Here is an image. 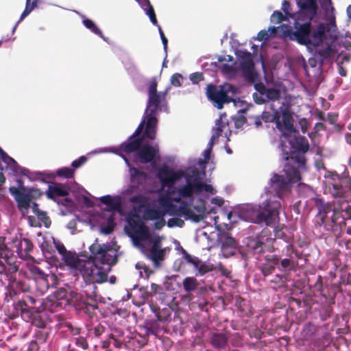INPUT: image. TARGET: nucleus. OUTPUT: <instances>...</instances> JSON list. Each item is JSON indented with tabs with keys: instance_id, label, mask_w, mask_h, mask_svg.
<instances>
[{
	"instance_id": "60",
	"label": "nucleus",
	"mask_w": 351,
	"mask_h": 351,
	"mask_svg": "<svg viewBox=\"0 0 351 351\" xmlns=\"http://www.w3.org/2000/svg\"><path fill=\"white\" fill-rule=\"evenodd\" d=\"M38 218L40 221L43 222L45 227L49 228L51 224V220L49 217L47 215L45 212L42 211L39 215H38Z\"/></svg>"
},
{
	"instance_id": "51",
	"label": "nucleus",
	"mask_w": 351,
	"mask_h": 351,
	"mask_svg": "<svg viewBox=\"0 0 351 351\" xmlns=\"http://www.w3.org/2000/svg\"><path fill=\"white\" fill-rule=\"evenodd\" d=\"M285 20H287L285 15L278 10L274 11L270 17L271 23L274 24H280L281 22Z\"/></svg>"
},
{
	"instance_id": "6",
	"label": "nucleus",
	"mask_w": 351,
	"mask_h": 351,
	"mask_svg": "<svg viewBox=\"0 0 351 351\" xmlns=\"http://www.w3.org/2000/svg\"><path fill=\"white\" fill-rule=\"evenodd\" d=\"M300 180L299 170L289 164H284L283 170L280 173H272L261 198H265V202L269 203L272 209L279 213L285 196L290 193L293 184Z\"/></svg>"
},
{
	"instance_id": "64",
	"label": "nucleus",
	"mask_w": 351,
	"mask_h": 351,
	"mask_svg": "<svg viewBox=\"0 0 351 351\" xmlns=\"http://www.w3.org/2000/svg\"><path fill=\"white\" fill-rule=\"evenodd\" d=\"M331 315V310L329 308H322L320 311V319L323 322L327 320Z\"/></svg>"
},
{
	"instance_id": "15",
	"label": "nucleus",
	"mask_w": 351,
	"mask_h": 351,
	"mask_svg": "<svg viewBox=\"0 0 351 351\" xmlns=\"http://www.w3.org/2000/svg\"><path fill=\"white\" fill-rule=\"evenodd\" d=\"M336 59V51L329 45L325 47L317 48L308 60V66L312 70L313 76L319 77L325 66H330Z\"/></svg>"
},
{
	"instance_id": "11",
	"label": "nucleus",
	"mask_w": 351,
	"mask_h": 351,
	"mask_svg": "<svg viewBox=\"0 0 351 351\" xmlns=\"http://www.w3.org/2000/svg\"><path fill=\"white\" fill-rule=\"evenodd\" d=\"M7 248L5 238L0 237V276H4L5 279L9 281L10 285H15L18 291L23 293L29 292V286L26 281L20 280L17 277L21 275V271H19L14 258L8 256V254L3 256L2 252Z\"/></svg>"
},
{
	"instance_id": "48",
	"label": "nucleus",
	"mask_w": 351,
	"mask_h": 351,
	"mask_svg": "<svg viewBox=\"0 0 351 351\" xmlns=\"http://www.w3.org/2000/svg\"><path fill=\"white\" fill-rule=\"evenodd\" d=\"M293 266L294 262L292 260V257H288L281 260L280 266L278 267V269L285 272L289 271Z\"/></svg>"
},
{
	"instance_id": "61",
	"label": "nucleus",
	"mask_w": 351,
	"mask_h": 351,
	"mask_svg": "<svg viewBox=\"0 0 351 351\" xmlns=\"http://www.w3.org/2000/svg\"><path fill=\"white\" fill-rule=\"evenodd\" d=\"M86 160L87 158L85 156H82L71 162V167L75 169L79 168L82 166Z\"/></svg>"
},
{
	"instance_id": "47",
	"label": "nucleus",
	"mask_w": 351,
	"mask_h": 351,
	"mask_svg": "<svg viewBox=\"0 0 351 351\" xmlns=\"http://www.w3.org/2000/svg\"><path fill=\"white\" fill-rule=\"evenodd\" d=\"M286 28H291L292 29V27H291L289 25H279V26H277V27L271 26V27H269L268 28L267 32L269 33V37L270 36L271 37H276L278 35V32L280 30V31L282 32V37L286 38V39H289L288 38L285 37L284 35H283L284 30Z\"/></svg>"
},
{
	"instance_id": "43",
	"label": "nucleus",
	"mask_w": 351,
	"mask_h": 351,
	"mask_svg": "<svg viewBox=\"0 0 351 351\" xmlns=\"http://www.w3.org/2000/svg\"><path fill=\"white\" fill-rule=\"evenodd\" d=\"M39 0H25V10L21 14V20H24L35 8H37Z\"/></svg>"
},
{
	"instance_id": "8",
	"label": "nucleus",
	"mask_w": 351,
	"mask_h": 351,
	"mask_svg": "<svg viewBox=\"0 0 351 351\" xmlns=\"http://www.w3.org/2000/svg\"><path fill=\"white\" fill-rule=\"evenodd\" d=\"M131 79L138 91L143 93L145 91V88L147 87L148 98L143 117H149V125L155 121V117H157L158 112H164L167 114L169 113L168 101L166 97L171 88V85L166 87L163 91H158L156 77H152L149 79L140 72L131 77Z\"/></svg>"
},
{
	"instance_id": "55",
	"label": "nucleus",
	"mask_w": 351,
	"mask_h": 351,
	"mask_svg": "<svg viewBox=\"0 0 351 351\" xmlns=\"http://www.w3.org/2000/svg\"><path fill=\"white\" fill-rule=\"evenodd\" d=\"M73 340L77 347L81 348L84 350H86L88 348V343L85 337H78L73 338Z\"/></svg>"
},
{
	"instance_id": "46",
	"label": "nucleus",
	"mask_w": 351,
	"mask_h": 351,
	"mask_svg": "<svg viewBox=\"0 0 351 351\" xmlns=\"http://www.w3.org/2000/svg\"><path fill=\"white\" fill-rule=\"evenodd\" d=\"M226 125L227 123L222 121V117L221 116L215 121V125L213 128V134L212 136L217 138L221 134L223 128H225Z\"/></svg>"
},
{
	"instance_id": "53",
	"label": "nucleus",
	"mask_w": 351,
	"mask_h": 351,
	"mask_svg": "<svg viewBox=\"0 0 351 351\" xmlns=\"http://www.w3.org/2000/svg\"><path fill=\"white\" fill-rule=\"evenodd\" d=\"M184 79V77L181 74L176 73L173 74L171 77V85L175 87H180L182 86Z\"/></svg>"
},
{
	"instance_id": "42",
	"label": "nucleus",
	"mask_w": 351,
	"mask_h": 351,
	"mask_svg": "<svg viewBox=\"0 0 351 351\" xmlns=\"http://www.w3.org/2000/svg\"><path fill=\"white\" fill-rule=\"evenodd\" d=\"M51 175H53L64 178H73L75 175V171L69 167H64L60 169H58L54 173H51Z\"/></svg>"
},
{
	"instance_id": "50",
	"label": "nucleus",
	"mask_w": 351,
	"mask_h": 351,
	"mask_svg": "<svg viewBox=\"0 0 351 351\" xmlns=\"http://www.w3.org/2000/svg\"><path fill=\"white\" fill-rule=\"evenodd\" d=\"M173 217L170 218L167 221V226L169 228H173V227H180L182 228L184 224V221L183 219H181V217L178 216H172Z\"/></svg>"
},
{
	"instance_id": "34",
	"label": "nucleus",
	"mask_w": 351,
	"mask_h": 351,
	"mask_svg": "<svg viewBox=\"0 0 351 351\" xmlns=\"http://www.w3.org/2000/svg\"><path fill=\"white\" fill-rule=\"evenodd\" d=\"M69 187L62 184L49 185L47 191L48 198L54 199V196L65 197L69 194Z\"/></svg>"
},
{
	"instance_id": "2",
	"label": "nucleus",
	"mask_w": 351,
	"mask_h": 351,
	"mask_svg": "<svg viewBox=\"0 0 351 351\" xmlns=\"http://www.w3.org/2000/svg\"><path fill=\"white\" fill-rule=\"evenodd\" d=\"M97 241L96 239L89 247L91 254L89 258L78 256L70 267L72 274L81 275L86 285L91 286L93 292L97 289L95 284L107 281L110 265L116 263L115 251L112 246L108 243L98 244Z\"/></svg>"
},
{
	"instance_id": "1",
	"label": "nucleus",
	"mask_w": 351,
	"mask_h": 351,
	"mask_svg": "<svg viewBox=\"0 0 351 351\" xmlns=\"http://www.w3.org/2000/svg\"><path fill=\"white\" fill-rule=\"evenodd\" d=\"M300 10L294 14V30L286 28L283 35L289 40L296 41L307 47H317L332 36L331 32L336 29L335 19L332 16L329 23L315 24L314 18L317 14L316 0H297Z\"/></svg>"
},
{
	"instance_id": "41",
	"label": "nucleus",
	"mask_w": 351,
	"mask_h": 351,
	"mask_svg": "<svg viewBox=\"0 0 351 351\" xmlns=\"http://www.w3.org/2000/svg\"><path fill=\"white\" fill-rule=\"evenodd\" d=\"M122 62L125 69L130 77L139 73L136 65L130 58H126L123 60Z\"/></svg>"
},
{
	"instance_id": "59",
	"label": "nucleus",
	"mask_w": 351,
	"mask_h": 351,
	"mask_svg": "<svg viewBox=\"0 0 351 351\" xmlns=\"http://www.w3.org/2000/svg\"><path fill=\"white\" fill-rule=\"evenodd\" d=\"M189 79L193 84H197L200 81L204 80V76L202 73L195 72L189 75Z\"/></svg>"
},
{
	"instance_id": "21",
	"label": "nucleus",
	"mask_w": 351,
	"mask_h": 351,
	"mask_svg": "<svg viewBox=\"0 0 351 351\" xmlns=\"http://www.w3.org/2000/svg\"><path fill=\"white\" fill-rule=\"evenodd\" d=\"M217 232V241L221 248V254L223 257L228 258L239 252V247L238 242L233 238L230 234L216 226Z\"/></svg>"
},
{
	"instance_id": "23",
	"label": "nucleus",
	"mask_w": 351,
	"mask_h": 351,
	"mask_svg": "<svg viewBox=\"0 0 351 351\" xmlns=\"http://www.w3.org/2000/svg\"><path fill=\"white\" fill-rule=\"evenodd\" d=\"M264 243L257 237H249L243 241V244L239 247V254L241 257L247 261L256 254L264 252Z\"/></svg>"
},
{
	"instance_id": "63",
	"label": "nucleus",
	"mask_w": 351,
	"mask_h": 351,
	"mask_svg": "<svg viewBox=\"0 0 351 351\" xmlns=\"http://www.w3.org/2000/svg\"><path fill=\"white\" fill-rule=\"evenodd\" d=\"M140 8L145 12L146 10H149V8H152L153 6L150 3L149 0H134Z\"/></svg>"
},
{
	"instance_id": "17",
	"label": "nucleus",
	"mask_w": 351,
	"mask_h": 351,
	"mask_svg": "<svg viewBox=\"0 0 351 351\" xmlns=\"http://www.w3.org/2000/svg\"><path fill=\"white\" fill-rule=\"evenodd\" d=\"M0 156L2 161L10 169L15 176H24L31 182L40 181L42 182H46V178H53V175H50V173L42 171H30L28 169L20 166L14 158L9 156L1 148H0Z\"/></svg>"
},
{
	"instance_id": "5",
	"label": "nucleus",
	"mask_w": 351,
	"mask_h": 351,
	"mask_svg": "<svg viewBox=\"0 0 351 351\" xmlns=\"http://www.w3.org/2000/svg\"><path fill=\"white\" fill-rule=\"evenodd\" d=\"M186 175L184 170H173L168 167H162L158 171V178L162 187H166L164 192L158 193L157 202L160 204L176 195L175 200L181 197H188L192 194V189L197 186V178L193 172Z\"/></svg>"
},
{
	"instance_id": "16",
	"label": "nucleus",
	"mask_w": 351,
	"mask_h": 351,
	"mask_svg": "<svg viewBox=\"0 0 351 351\" xmlns=\"http://www.w3.org/2000/svg\"><path fill=\"white\" fill-rule=\"evenodd\" d=\"M235 93L236 88L230 84H225L219 86L209 84L206 88L208 99L217 109H221L224 104L235 102L233 99Z\"/></svg>"
},
{
	"instance_id": "18",
	"label": "nucleus",
	"mask_w": 351,
	"mask_h": 351,
	"mask_svg": "<svg viewBox=\"0 0 351 351\" xmlns=\"http://www.w3.org/2000/svg\"><path fill=\"white\" fill-rule=\"evenodd\" d=\"M16 183L18 188L10 186L9 191L14 196L17 202L19 209L23 213H28L30 207L31 199H32V193L40 195L39 190L32 187H27L21 179H17Z\"/></svg>"
},
{
	"instance_id": "37",
	"label": "nucleus",
	"mask_w": 351,
	"mask_h": 351,
	"mask_svg": "<svg viewBox=\"0 0 351 351\" xmlns=\"http://www.w3.org/2000/svg\"><path fill=\"white\" fill-rule=\"evenodd\" d=\"M83 25L93 34L101 37L104 41L108 42V38L104 36L101 29L90 19L84 18L82 21Z\"/></svg>"
},
{
	"instance_id": "12",
	"label": "nucleus",
	"mask_w": 351,
	"mask_h": 351,
	"mask_svg": "<svg viewBox=\"0 0 351 351\" xmlns=\"http://www.w3.org/2000/svg\"><path fill=\"white\" fill-rule=\"evenodd\" d=\"M130 202L132 204L131 215L137 217L143 212V218L145 220L163 221L164 214H162V207L156 206L150 204V198L149 196L137 193L132 195L129 199Z\"/></svg>"
},
{
	"instance_id": "33",
	"label": "nucleus",
	"mask_w": 351,
	"mask_h": 351,
	"mask_svg": "<svg viewBox=\"0 0 351 351\" xmlns=\"http://www.w3.org/2000/svg\"><path fill=\"white\" fill-rule=\"evenodd\" d=\"M304 153L297 152V153H291L290 154H287V159H282L285 160V164H289L290 165L294 167L298 170V168L303 169L305 167V158L304 156Z\"/></svg>"
},
{
	"instance_id": "20",
	"label": "nucleus",
	"mask_w": 351,
	"mask_h": 351,
	"mask_svg": "<svg viewBox=\"0 0 351 351\" xmlns=\"http://www.w3.org/2000/svg\"><path fill=\"white\" fill-rule=\"evenodd\" d=\"M95 153L101 154V153H113L116 155L120 156L125 162V165L129 168L130 175V182L136 185L138 187L143 184L147 178V175L144 171L139 170L135 168L129 158L125 156L123 153H119L115 147H104L101 148L98 151H95Z\"/></svg>"
},
{
	"instance_id": "54",
	"label": "nucleus",
	"mask_w": 351,
	"mask_h": 351,
	"mask_svg": "<svg viewBox=\"0 0 351 351\" xmlns=\"http://www.w3.org/2000/svg\"><path fill=\"white\" fill-rule=\"evenodd\" d=\"M145 328L147 334L156 335L157 333V326L154 322L149 321L145 324Z\"/></svg>"
},
{
	"instance_id": "9",
	"label": "nucleus",
	"mask_w": 351,
	"mask_h": 351,
	"mask_svg": "<svg viewBox=\"0 0 351 351\" xmlns=\"http://www.w3.org/2000/svg\"><path fill=\"white\" fill-rule=\"evenodd\" d=\"M259 204H243L239 205L234 213L243 221L258 224L261 226H270L275 223L278 213L273 210L269 203L261 198Z\"/></svg>"
},
{
	"instance_id": "49",
	"label": "nucleus",
	"mask_w": 351,
	"mask_h": 351,
	"mask_svg": "<svg viewBox=\"0 0 351 351\" xmlns=\"http://www.w3.org/2000/svg\"><path fill=\"white\" fill-rule=\"evenodd\" d=\"M235 55L237 58L241 61H245L248 59L254 58L253 54L249 52L246 49H237L235 51Z\"/></svg>"
},
{
	"instance_id": "29",
	"label": "nucleus",
	"mask_w": 351,
	"mask_h": 351,
	"mask_svg": "<svg viewBox=\"0 0 351 351\" xmlns=\"http://www.w3.org/2000/svg\"><path fill=\"white\" fill-rule=\"evenodd\" d=\"M49 298L51 302L57 306H66L71 304L70 293L64 288H58Z\"/></svg>"
},
{
	"instance_id": "30",
	"label": "nucleus",
	"mask_w": 351,
	"mask_h": 351,
	"mask_svg": "<svg viewBox=\"0 0 351 351\" xmlns=\"http://www.w3.org/2000/svg\"><path fill=\"white\" fill-rule=\"evenodd\" d=\"M53 244L58 253L61 255L62 260L70 268L71 266L74 264V262L78 256H77L75 253L67 251L64 245L61 242L59 241H56L54 239Z\"/></svg>"
},
{
	"instance_id": "31",
	"label": "nucleus",
	"mask_w": 351,
	"mask_h": 351,
	"mask_svg": "<svg viewBox=\"0 0 351 351\" xmlns=\"http://www.w3.org/2000/svg\"><path fill=\"white\" fill-rule=\"evenodd\" d=\"M240 67L243 77L248 82H253L256 77L254 58L241 61Z\"/></svg>"
},
{
	"instance_id": "45",
	"label": "nucleus",
	"mask_w": 351,
	"mask_h": 351,
	"mask_svg": "<svg viewBox=\"0 0 351 351\" xmlns=\"http://www.w3.org/2000/svg\"><path fill=\"white\" fill-rule=\"evenodd\" d=\"M191 265L194 267L196 271V275L203 276L207 272L206 265L198 257H195Z\"/></svg>"
},
{
	"instance_id": "4",
	"label": "nucleus",
	"mask_w": 351,
	"mask_h": 351,
	"mask_svg": "<svg viewBox=\"0 0 351 351\" xmlns=\"http://www.w3.org/2000/svg\"><path fill=\"white\" fill-rule=\"evenodd\" d=\"M317 213L315 217V227L318 228L322 235L330 232L339 233L343 226L348 234L351 236V204L346 200L339 199L335 205L326 202L322 197L313 199Z\"/></svg>"
},
{
	"instance_id": "19",
	"label": "nucleus",
	"mask_w": 351,
	"mask_h": 351,
	"mask_svg": "<svg viewBox=\"0 0 351 351\" xmlns=\"http://www.w3.org/2000/svg\"><path fill=\"white\" fill-rule=\"evenodd\" d=\"M207 164V160L199 158L197 165L199 166V169L196 167H189L184 169L186 175H190V172L191 171L194 173L195 176L197 178V186L196 189L193 188L192 192H205L207 195H215L216 193L215 189L211 184H208L204 182Z\"/></svg>"
},
{
	"instance_id": "26",
	"label": "nucleus",
	"mask_w": 351,
	"mask_h": 351,
	"mask_svg": "<svg viewBox=\"0 0 351 351\" xmlns=\"http://www.w3.org/2000/svg\"><path fill=\"white\" fill-rule=\"evenodd\" d=\"M12 246L15 248V252L21 258L26 256L33 248L31 241L28 239L22 238L21 236H16L12 239Z\"/></svg>"
},
{
	"instance_id": "44",
	"label": "nucleus",
	"mask_w": 351,
	"mask_h": 351,
	"mask_svg": "<svg viewBox=\"0 0 351 351\" xmlns=\"http://www.w3.org/2000/svg\"><path fill=\"white\" fill-rule=\"evenodd\" d=\"M183 287L186 293L194 291L197 287V282L194 277H186L183 280Z\"/></svg>"
},
{
	"instance_id": "25",
	"label": "nucleus",
	"mask_w": 351,
	"mask_h": 351,
	"mask_svg": "<svg viewBox=\"0 0 351 351\" xmlns=\"http://www.w3.org/2000/svg\"><path fill=\"white\" fill-rule=\"evenodd\" d=\"M29 275L34 278L37 285L38 289L40 294H44L49 288V278H52L49 274H46L43 269L36 265H32L29 267Z\"/></svg>"
},
{
	"instance_id": "24",
	"label": "nucleus",
	"mask_w": 351,
	"mask_h": 351,
	"mask_svg": "<svg viewBox=\"0 0 351 351\" xmlns=\"http://www.w3.org/2000/svg\"><path fill=\"white\" fill-rule=\"evenodd\" d=\"M138 219H129L128 223L129 225V232L128 235L134 242L142 241L147 239L148 234L150 232L148 226L137 217Z\"/></svg>"
},
{
	"instance_id": "7",
	"label": "nucleus",
	"mask_w": 351,
	"mask_h": 351,
	"mask_svg": "<svg viewBox=\"0 0 351 351\" xmlns=\"http://www.w3.org/2000/svg\"><path fill=\"white\" fill-rule=\"evenodd\" d=\"M272 121L282 134L279 146L282 152V159H287V155L291 153H306L308 150L309 145L305 137L300 135L292 136L296 132L291 122L292 116L283 105L279 110H275Z\"/></svg>"
},
{
	"instance_id": "40",
	"label": "nucleus",
	"mask_w": 351,
	"mask_h": 351,
	"mask_svg": "<svg viewBox=\"0 0 351 351\" xmlns=\"http://www.w3.org/2000/svg\"><path fill=\"white\" fill-rule=\"evenodd\" d=\"M147 239L143 241V242H149L152 244V247L148 252L156 251L162 250L161 248V241L162 238L157 234H152L151 232L148 234Z\"/></svg>"
},
{
	"instance_id": "35",
	"label": "nucleus",
	"mask_w": 351,
	"mask_h": 351,
	"mask_svg": "<svg viewBox=\"0 0 351 351\" xmlns=\"http://www.w3.org/2000/svg\"><path fill=\"white\" fill-rule=\"evenodd\" d=\"M228 341V337L222 332L213 333L210 337V344L217 350L225 348Z\"/></svg>"
},
{
	"instance_id": "32",
	"label": "nucleus",
	"mask_w": 351,
	"mask_h": 351,
	"mask_svg": "<svg viewBox=\"0 0 351 351\" xmlns=\"http://www.w3.org/2000/svg\"><path fill=\"white\" fill-rule=\"evenodd\" d=\"M149 307L152 312L154 314L156 321L160 322H166L171 320V310L169 305L162 308H160L154 304H150Z\"/></svg>"
},
{
	"instance_id": "10",
	"label": "nucleus",
	"mask_w": 351,
	"mask_h": 351,
	"mask_svg": "<svg viewBox=\"0 0 351 351\" xmlns=\"http://www.w3.org/2000/svg\"><path fill=\"white\" fill-rule=\"evenodd\" d=\"M202 193L192 192L190 197H181L178 200L174 199L176 197V195H174L158 205L163 208L162 214H164V217L166 215L183 217L185 220H191L196 223L199 222L203 219V216L195 214L188 206L193 202L195 197L199 195Z\"/></svg>"
},
{
	"instance_id": "38",
	"label": "nucleus",
	"mask_w": 351,
	"mask_h": 351,
	"mask_svg": "<svg viewBox=\"0 0 351 351\" xmlns=\"http://www.w3.org/2000/svg\"><path fill=\"white\" fill-rule=\"evenodd\" d=\"M166 248L160 250L148 252L147 257L154 263L156 267H158L160 262L162 261L165 256Z\"/></svg>"
},
{
	"instance_id": "36",
	"label": "nucleus",
	"mask_w": 351,
	"mask_h": 351,
	"mask_svg": "<svg viewBox=\"0 0 351 351\" xmlns=\"http://www.w3.org/2000/svg\"><path fill=\"white\" fill-rule=\"evenodd\" d=\"M114 227V214H111L105 221L101 223L99 230L101 233L108 235L113 232Z\"/></svg>"
},
{
	"instance_id": "57",
	"label": "nucleus",
	"mask_w": 351,
	"mask_h": 351,
	"mask_svg": "<svg viewBox=\"0 0 351 351\" xmlns=\"http://www.w3.org/2000/svg\"><path fill=\"white\" fill-rule=\"evenodd\" d=\"M138 186L133 183H131L130 185L127 186L126 189H124L121 191V193L119 195H121L122 199L123 197L127 196L128 195H131L134 193L137 189Z\"/></svg>"
},
{
	"instance_id": "22",
	"label": "nucleus",
	"mask_w": 351,
	"mask_h": 351,
	"mask_svg": "<svg viewBox=\"0 0 351 351\" xmlns=\"http://www.w3.org/2000/svg\"><path fill=\"white\" fill-rule=\"evenodd\" d=\"M141 297L145 300L156 295V300L161 304L169 306L173 298L171 295L167 293L165 288L160 285L152 283L150 287L141 286L139 289Z\"/></svg>"
},
{
	"instance_id": "27",
	"label": "nucleus",
	"mask_w": 351,
	"mask_h": 351,
	"mask_svg": "<svg viewBox=\"0 0 351 351\" xmlns=\"http://www.w3.org/2000/svg\"><path fill=\"white\" fill-rule=\"evenodd\" d=\"M331 343L332 339L330 333L324 331L321 334L318 333L311 339V344L313 351H325Z\"/></svg>"
},
{
	"instance_id": "3",
	"label": "nucleus",
	"mask_w": 351,
	"mask_h": 351,
	"mask_svg": "<svg viewBox=\"0 0 351 351\" xmlns=\"http://www.w3.org/2000/svg\"><path fill=\"white\" fill-rule=\"evenodd\" d=\"M158 118L149 125V117H142L141 121L134 132L119 147H115L119 153L125 156L134 153L132 162L138 165L150 163L155 165L160 160L159 149L157 145L152 146L145 140L152 141L156 137Z\"/></svg>"
},
{
	"instance_id": "28",
	"label": "nucleus",
	"mask_w": 351,
	"mask_h": 351,
	"mask_svg": "<svg viewBox=\"0 0 351 351\" xmlns=\"http://www.w3.org/2000/svg\"><path fill=\"white\" fill-rule=\"evenodd\" d=\"M98 199L107 206V210L110 212H119L123 204L121 195H106L98 198Z\"/></svg>"
},
{
	"instance_id": "62",
	"label": "nucleus",
	"mask_w": 351,
	"mask_h": 351,
	"mask_svg": "<svg viewBox=\"0 0 351 351\" xmlns=\"http://www.w3.org/2000/svg\"><path fill=\"white\" fill-rule=\"evenodd\" d=\"M158 33L160 34V37L161 41H162V45H163V48H164V51L165 52V55H167L168 40L166 38V36H165L164 32H163V31H162V29L160 26H158Z\"/></svg>"
},
{
	"instance_id": "56",
	"label": "nucleus",
	"mask_w": 351,
	"mask_h": 351,
	"mask_svg": "<svg viewBox=\"0 0 351 351\" xmlns=\"http://www.w3.org/2000/svg\"><path fill=\"white\" fill-rule=\"evenodd\" d=\"M144 12L149 17V21L153 25L156 26L157 28L158 27V26H160L158 23L154 9L153 7L152 8H149V10H146L145 12Z\"/></svg>"
},
{
	"instance_id": "14",
	"label": "nucleus",
	"mask_w": 351,
	"mask_h": 351,
	"mask_svg": "<svg viewBox=\"0 0 351 351\" xmlns=\"http://www.w3.org/2000/svg\"><path fill=\"white\" fill-rule=\"evenodd\" d=\"M255 92L252 95L254 102L257 104L261 105L268 103L270 105L272 114H271L270 121H272V115L274 114L275 110L280 109L282 105L285 106L284 103H281L278 108L274 107V103L278 101L280 103L281 93L280 91L275 87H269L263 83H257L254 84ZM287 110V108L284 106Z\"/></svg>"
},
{
	"instance_id": "13",
	"label": "nucleus",
	"mask_w": 351,
	"mask_h": 351,
	"mask_svg": "<svg viewBox=\"0 0 351 351\" xmlns=\"http://www.w3.org/2000/svg\"><path fill=\"white\" fill-rule=\"evenodd\" d=\"M315 166L318 171H324L326 189L334 197H341L351 190V179L340 177L336 172L326 171L322 160H316Z\"/></svg>"
},
{
	"instance_id": "58",
	"label": "nucleus",
	"mask_w": 351,
	"mask_h": 351,
	"mask_svg": "<svg viewBox=\"0 0 351 351\" xmlns=\"http://www.w3.org/2000/svg\"><path fill=\"white\" fill-rule=\"evenodd\" d=\"M76 200L79 202H82L87 208H93L95 206L93 201L85 195H82V197H76Z\"/></svg>"
},
{
	"instance_id": "52",
	"label": "nucleus",
	"mask_w": 351,
	"mask_h": 351,
	"mask_svg": "<svg viewBox=\"0 0 351 351\" xmlns=\"http://www.w3.org/2000/svg\"><path fill=\"white\" fill-rule=\"evenodd\" d=\"M282 10L283 11L287 21L292 19L294 21L295 13L290 12V3L287 0H283L282 3Z\"/></svg>"
},
{
	"instance_id": "39",
	"label": "nucleus",
	"mask_w": 351,
	"mask_h": 351,
	"mask_svg": "<svg viewBox=\"0 0 351 351\" xmlns=\"http://www.w3.org/2000/svg\"><path fill=\"white\" fill-rule=\"evenodd\" d=\"M318 328L311 322L304 324L302 335L306 339H313L318 334Z\"/></svg>"
}]
</instances>
